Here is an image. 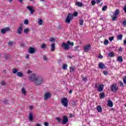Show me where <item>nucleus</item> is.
Here are the masks:
<instances>
[{
	"label": "nucleus",
	"instance_id": "obj_61",
	"mask_svg": "<svg viewBox=\"0 0 126 126\" xmlns=\"http://www.w3.org/2000/svg\"><path fill=\"white\" fill-rule=\"evenodd\" d=\"M19 1L21 3H22V2H23V0H19Z\"/></svg>",
	"mask_w": 126,
	"mask_h": 126
},
{
	"label": "nucleus",
	"instance_id": "obj_23",
	"mask_svg": "<svg viewBox=\"0 0 126 126\" xmlns=\"http://www.w3.org/2000/svg\"><path fill=\"white\" fill-rule=\"evenodd\" d=\"M108 56L110 58H113V57H115V53L114 52H110L108 53Z\"/></svg>",
	"mask_w": 126,
	"mask_h": 126
},
{
	"label": "nucleus",
	"instance_id": "obj_52",
	"mask_svg": "<svg viewBox=\"0 0 126 126\" xmlns=\"http://www.w3.org/2000/svg\"><path fill=\"white\" fill-rule=\"evenodd\" d=\"M1 85H5V82L4 81L1 82Z\"/></svg>",
	"mask_w": 126,
	"mask_h": 126
},
{
	"label": "nucleus",
	"instance_id": "obj_36",
	"mask_svg": "<svg viewBox=\"0 0 126 126\" xmlns=\"http://www.w3.org/2000/svg\"><path fill=\"white\" fill-rule=\"evenodd\" d=\"M103 44L104 45H108V44H109V40H104V41L103 42Z\"/></svg>",
	"mask_w": 126,
	"mask_h": 126
},
{
	"label": "nucleus",
	"instance_id": "obj_39",
	"mask_svg": "<svg viewBox=\"0 0 126 126\" xmlns=\"http://www.w3.org/2000/svg\"><path fill=\"white\" fill-rule=\"evenodd\" d=\"M83 81H84L85 82H87V78L86 77H82Z\"/></svg>",
	"mask_w": 126,
	"mask_h": 126
},
{
	"label": "nucleus",
	"instance_id": "obj_56",
	"mask_svg": "<svg viewBox=\"0 0 126 126\" xmlns=\"http://www.w3.org/2000/svg\"><path fill=\"white\" fill-rule=\"evenodd\" d=\"M68 58H69V59H72V58H73V56H68Z\"/></svg>",
	"mask_w": 126,
	"mask_h": 126
},
{
	"label": "nucleus",
	"instance_id": "obj_47",
	"mask_svg": "<svg viewBox=\"0 0 126 126\" xmlns=\"http://www.w3.org/2000/svg\"><path fill=\"white\" fill-rule=\"evenodd\" d=\"M8 45H9V46H11V45H13V42L12 41H9L8 43Z\"/></svg>",
	"mask_w": 126,
	"mask_h": 126
},
{
	"label": "nucleus",
	"instance_id": "obj_59",
	"mask_svg": "<svg viewBox=\"0 0 126 126\" xmlns=\"http://www.w3.org/2000/svg\"><path fill=\"white\" fill-rule=\"evenodd\" d=\"M71 93H72V90H70L69 91V94H71Z\"/></svg>",
	"mask_w": 126,
	"mask_h": 126
},
{
	"label": "nucleus",
	"instance_id": "obj_27",
	"mask_svg": "<svg viewBox=\"0 0 126 126\" xmlns=\"http://www.w3.org/2000/svg\"><path fill=\"white\" fill-rule=\"evenodd\" d=\"M123 38V34H119L117 36V40H122Z\"/></svg>",
	"mask_w": 126,
	"mask_h": 126
},
{
	"label": "nucleus",
	"instance_id": "obj_6",
	"mask_svg": "<svg viewBox=\"0 0 126 126\" xmlns=\"http://www.w3.org/2000/svg\"><path fill=\"white\" fill-rule=\"evenodd\" d=\"M22 26H23V24H22L17 30V33H18L19 35H21L22 32H23V28H22Z\"/></svg>",
	"mask_w": 126,
	"mask_h": 126
},
{
	"label": "nucleus",
	"instance_id": "obj_29",
	"mask_svg": "<svg viewBox=\"0 0 126 126\" xmlns=\"http://www.w3.org/2000/svg\"><path fill=\"white\" fill-rule=\"evenodd\" d=\"M22 93L25 95H26V91H25V89H24V88H22Z\"/></svg>",
	"mask_w": 126,
	"mask_h": 126
},
{
	"label": "nucleus",
	"instance_id": "obj_28",
	"mask_svg": "<svg viewBox=\"0 0 126 126\" xmlns=\"http://www.w3.org/2000/svg\"><path fill=\"white\" fill-rule=\"evenodd\" d=\"M38 25H42V24H43V20L41 19H39L38 22Z\"/></svg>",
	"mask_w": 126,
	"mask_h": 126
},
{
	"label": "nucleus",
	"instance_id": "obj_54",
	"mask_svg": "<svg viewBox=\"0 0 126 126\" xmlns=\"http://www.w3.org/2000/svg\"><path fill=\"white\" fill-rule=\"evenodd\" d=\"M124 45H126V38L124 40Z\"/></svg>",
	"mask_w": 126,
	"mask_h": 126
},
{
	"label": "nucleus",
	"instance_id": "obj_7",
	"mask_svg": "<svg viewBox=\"0 0 126 126\" xmlns=\"http://www.w3.org/2000/svg\"><path fill=\"white\" fill-rule=\"evenodd\" d=\"M83 49L86 53H87L88 51H90L91 50V45L88 44L86 45H85L83 47Z\"/></svg>",
	"mask_w": 126,
	"mask_h": 126
},
{
	"label": "nucleus",
	"instance_id": "obj_32",
	"mask_svg": "<svg viewBox=\"0 0 126 126\" xmlns=\"http://www.w3.org/2000/svg\"><path fill=\"white\" fill-rule=\"evenodd\" d=\"M107 7H108V6H107V5H105L104 6H103L102 8V11H106Z\"/></svg>",
	"mask_w": 126,
	"mask_h": 126
},
{
	"label": "nucleus",
	"instance_id": "obj_64",
	"mask_svg": "<svg viewBox=\"0 0 126 126\" xmlns=\"http://www.w3.org/2000/svg\"><path fill=\"white\" fill-rule=\"evenodd\" d=\"M35 126H41V125H40L39 124H37Z\"/></svg>",
	"mask_w": 126,
	"mask_h": 126
},
{
	"label": "nucleus",
	"instance_id": "obj_35",
	"mask_svg": "<svg viewBox=\"0 0 126 126\" xmlns=\"http://www.w3.org/2000/svg\"><path fill=\"white\" fill-rule=\"evenodd\" d=\"M24 23L26 25H28V23H29V21H28V19H26L24 22Z\"/></svg>",
	"mask_w": 126,
	"mask_h": 126
},
{
	"label": "nucleus",
	"instance_id": "obj_12",
	"mask_svg": "<svg viewBox=\"0 0 126 126\" xmlns=\"http://www.w3.org/2000/svg\"><path fill=\"white\" fill-rule=\"evenodd\" d=\"M10 29L8 27L1 29V34H5V32H7L9 31Z\"/></svg>",
	"mask_w": 126,
	"mask_h": 126
},
{
	"label": "nucleus",
	"instance_id": "obj_4",
	"mask_svg": "<svg viewBox=\"0 0 126 126\" xmlns=\"http://www.w3.org/2000/svg\"><path fill=\"white\" fill-rule=\"evenodd\" d=\"M119 14H120V10L116 9L115 10L113 15H112L111 16V17L112 18V20L113 21H116V20H117V16H118V15H119Z\"/></svg>",
	"mask_w": 126,
	"mask_h": 126
},
{
	"label": "nucleus",
	"instance_id": "obj_1",
	"mask_svg": "<svg viewBox=\"0 0 126 126\" xmlns=\"http://www.w3.org/2000/svg\"><path fill=\"white\" fill-rule=\"evenodd\" d=\"M29 80L37 86L41 85L44 82V78L43 77L34 73L32 74L29 76Z\"/></svg>",
	"mask_w": 126,
	"mask_h": 126
},
{
	"label": "nucleus",
	"instance_id": "obj_40",
	"mask_svg": "<svg viewBox=\"0 0 126 126\" xmlns=\"http://www.w3.org/2000/svg\"><path fill=\"white\" fill-rule=\"evenodd\" d=\"M120 86L121 87H124V83H123V82L120 81L119 82Z\"/></svg>",
	"mask_w": 126,
	"mask_h": 126
},
{
	"label": "nucleus",
	"instance_id": "obj_9",
	"mask_svg": "<svg viewBox=\"0 0 126 126\" xmlns=\"http://www.w3.org/2000/svg\"><path fill=\"white\" fill-rule=\"evenodd\" d=\"M67 123H68V118H67V116H63L62 122V125H65V124H67Z\"/></svg>",
	"mask_w": 126,
	"mask_h": 126
},
{
	"label": "nucleus",
	"instance_id": "obj_13",
	"mask_svg": "<svg viewBox=\"0 0 126 126\" xmlns=\"http://www.w3.org/2000/svg\"><path fill=\"white\" fill-rule=\"evenodd\" d=\"M98 67L101 69H104V68H105L106 66H105V64L103 63H100L98 64Z\"/></svg>",
	"mask_w": 126,
	"mask_h": 126
},
{
	"label": "nucleus",
	"instance_id": "obj_38",
	"mask_svg": "<svg viewBox=\"0 0 126 126\" xmlns=\"http://www.w3.org/2000/svg\"><path fill=\"white\" fill-rule=\"evenodd\" d=\"M74 71V68L73 67H70V72H73Z\"/></svg>",
	"mask_w": 126,
	"mask_h": 126
},
{
	"label": "nucleus",
	"instance_id": "obj_45",
	"mask_svg": "<svg viewBox=\"0 0 126 126\" xmlns=\"http://www.w3.org/2000/svg\"><path fill=\"white\" fill-rule=\"evenodd\" d=\"M123 81L124 83H125V84H126V76L123 78Z\"/></svg>",
	"mask_w": 126,
	"mask_h": 126
},
{
	"label": "nucleus",
	"instance_id": "obj_16",
	"mask_svg": "<svg viewBox=\"0 0 126 126\" xmlns=\"http://www.w3.org/2000/svg\"><path fill=\"white\" fill-rule=\"evenodd\" d=\"M51 52H54V51H55V50H56V44H55V43H52L51 46Z\"/></svg>",
	"mask_w": 126,
	"mask_h": 126
},
{
	"label": "nucleus",
	"instance_id": "obj_25",
	"mask_svg": "<svg viewBox=\"0 0 126 126\" xmlns=\"http://www.w3.org/2000/svg\"><path fill=\"white\" fill-rule=\"evenodd\" d=\"M97 112H98L99 113H101V112H102V107H101V106H97Z\"/></svg>",
	"mask_w": 126,
	"mask_h": 126
},
{
	"label": "nucleus",
	"instance_id": "obj_44",
	"mask_svg": "<svg viewBox=\"0 0 126 126\" xmlns=\"http://www.w3.org/2000/svg\"><path fill=\"white\" fill-rule=\"evenodd\" d=\"M43 60L44 61H45V62H47L48 61V58L45 56H43Z\"/></svg>",
	"mask_w": 126,
	"mask_h": 126
},
{
	"label": "nucleus",
	"instance_id": "obj_11",
	"mask_svg": "<svg viewBox=\"0 0 126 126\" xmlns=\"http://www.w3.org/2000/svg\"><path fill=\"white\" fill-rule=\"evenodd\" d=\"M27 9H28V10L30 11L32 14H33V13H34V12H35V11L34 10V9L33 8V7H31L30 6H28L27 7Z\"/></svg>",
	"mask_w": 126,
	"mask_h": 126
},
{
	"label": "nucleus",
	"instance_id": "obj_50",
	"mask_svg": "<svg viewBox=\"0 0 126 126\" xmlns=\"http://www.w3.org/2000/svg\"><path fill=\"white\" fill-rule=\"evenodd\" d=\"M50 42H54V41H55V38H51L50 39Z\"/></svg>",
	"mask_w": 126,
	"mask_h": 126
},
{
	"label": "nucleus",
	"instance_id": "obj_20",
	"mask_svg": "<svg viewBox=\"0 0 126 126\" xmlns=\"http://www.w3.org/2000/svg\"><path fill=\"white\" fill-rule=\"evenodd\" d=\"M75 4L77 6H79V7H81V6H82V5H83V3L82 2H79V1H76Z\"/></svg>",
	"mask_w": 126,
	"mask_h": 126
},
{
	"label": "nucleus",
	"instance_id": "obj_15",
	"mask_svg": "<svg viewBox=\"0 0 126 126\" xmlns=\"http://www.w3.org/2000/svg\"><path fill=\"white\" fill-rule=\"evenodd\" d=\"M29 120H30V122H32L33 120H34V117L31 112L29 113Z\"/></svg>",
	"mask_w": 126,
	"mask_h": 126
},
{
	"label": "nucleus",
	"instance_id": "obj_10",
	"mask_svg": "<svg viewBox=\"0 0 126 126\" xmlns=\"http://www.w3.org/2000/svg\"><path fill=\"white\" fill-rule=\"evenodd\" d=\"M51 97V93H46L45 94H44V99L45 100H48L49 98Z\"/></svg>",
	"mask_w": 126,
	"mask_h": 126
},
{
	"label": "nucleus",
	"instance_id": "obj_48",
	"mask_svg": "<svg viewBox=\"0 0 126 126\" xmlns=\"http://www.w3.org/2000/svg\"><path fill=\"white\" fill-rule=\"evenodd\" d=\"M103 73L104 75H107L108 74V72L107 71H103Z\"/></svg>",
	"mask_w": 126,
	"mask_h": 126
},
{
	"label": "nucleus",
	"instance_id": "obj_30",
	"mask_svg": "<svg viewBox=\"0 0 126 126\" xmlns=\"http://www.w3.org/2000/svg\"><path fill=\"white\" fill-rule=\"evenodd\" d=\"M62 68H63V69H64V70H65V69H67V64H63Z\"/></svg>",
	"mask_w": 126,
	"mask_h": 126
},
{
	"label": "nucleus",
	"instance_id": "obj_58",
	"mask_svg": "<svg viewBox=\"0 0 126 126\" xmlns=\"http://www.w3.org/2000/svg\"><path fill=\"white\" fill-rule=\"evenodd\" d=\"M79 47V46L78 45L76 47H75V51H76V50L78 49Z\"/></svg>",
	"mask_w": 126,
	"mask_h": 126
},
{
	"label": "nucleus",
	"instance_id": "obj_41",
	"mask_svg": "<svg viewBox=\"0 0 126 126\" xmlns=\"http://www.w3.org/2000/svg\"><path fill=\"white\" fill-rule=\"evenodd\" d=\"M123 25L124 26V27H126V20L123 22Z\"/></svg>",
	"mask_w": 126,
	"mask_h": 126
},
{
	"label": "nucleus",
	"instance_id": "obj_26",
	"mask_svg": "<svg viewBox=\"0 0 126 126\" xmlns=\"http://www.w3.org/2000/svg\"><path fill=\"white\" fill-rule=\"evenodd\" d=\"M79 23L81 26H82L83 25V23H84V21L83 19H80L79 21Z\"/></svg>",
	"mask_w": 126,
	"mask_h": 126
},
{
	"label": "nucleus",
	"instance_id": "obj_51",
	"mask_svg": "<svg viewBox=\"0 0 126 126\" xmlns=\"http://www.w3.org/2000/svg\"><path fill=\"white\" fill-rule=\"evenodd\" d=\"M98 59H103V56L99 55L98 57Z\"/></svg>",
	"mask_w": 126,
	"mask_h": 126
},
{
	"label": "nucleus",
	"instance_id": "obj_34",
	"mask_svg": "<svg viewBox=\"0 0 126 126\" xmlns=\"http://www.w3.org/2000/svg\"><path fill=\"white\" fill-rule=\"evenodd\" d=\"M28 32H29V29H25L24 30V33H25V34H27Z\"/></svg>",
	"mask_w": 126,
	"mask_h": 126
},
{
	"label": "nucleus",
	"instance_id": "obj_17",
	"mask_svg": "<svg viewBox=\"0 0 126 126\" xmlns=\"http://www.w3.org/2000/svg\"><path fill=\"white\" fill-rule=\"evenodd\" d=\"M104 88V85H100L99 87H98L97 91L98 92H102L103 91V89Z\"/></svg>",
	"mask_w": 126,
	"mask_h": 126
},
{
	"label": "nucleus",
	"instance_id": "obj_42",
	"mask_svg": "<svg viewBox=\"0 0 126 126\" xmlns=\"http://www.w3.org/2000/svg\"><path fill=\"white\" fill-rule=\"evenodd\" d=\"M109 40L110 42H112V41H113V40H114V36H111V37H109Z\"/></svg>",
	"mask_w": 126,
	"mask_h": 126
},
{
	"label": "nucleus",
	"instance_id": "obj_31",
	"mask_svg": "<svg viewBox=\"0 0 126 126\" xmlns=\"http://www.w3.org/2000/svg\"><path fill=\"white\" fill-rule=\"evenodd\" d=\"M17 71H18V70L16 68L13 69L12 70V72L13 74H15L16 73H17Z\"/></svg>",
	"mask_w": 126,
	"mask_h": 126
},
{
	"label": "nucleus",
	"instance_id": "obj_19",
	"mask_svg": "<svg viewBox=\"0 0 126 126\" xmlns=\"http://www.w3.org/2000/svg\"><path fill=\"white\" fill-rule=\"evenodd\" d=\"M67 43L69 47H73L74 46V43H73V42H71L69 40L67 42Z\"/></svg>",
	"mask_w": 126,
	"mask_h": 126
},
{
	"label": "nucleus",
	"instance_id": "obj_8",
	"mask_svg": "<svg viewBox=\"0 0 126 126\" xmlns=\"http://www.w3.org/2000/svg\"><path fill=\"white\" fill-rule=\"evenodd\" d=\"M110 89L112 92H117L119 89V87H117L116 85H112L110 87Z\"/></svg>",
	"mask_w": 126,
	"mask_h": 126
},
{
	"label": "nucleus",
	"instance_id": "obj_22",
	"mask_svg": "<svg viewBox=\"0 0 126 126\" xmlns=\"http://www.w3.org/2000/svg\"><path fill=\"white\" fill-rule=\"evenodd\" d=\"M106 97V94H105V93H101L99 95V97L100 99H104Z\"/></svg>",
	"mask_w": 126,
	"mask_h": 126
},
{
	"label": "nucleus",
	"instance_id": "obj_14",
	"mask_svg": "<svg viewBox=\"0 0 126 126\" xmlns=\"http://www.w3.org/2000/svg\"><path fill=\"white\" fill-rule=\"evenodd\" d=\"M28 52L29 54H34L35 53V48L30 47Z\"/></svg>",
	"mask_w": 126,
	"mask_h": 126
},
{
	"label": "nucleus",
	"instance_id": "obj_3",
	"mask_svg": "<svg viewBox=\"0 0 126 126\" xmlns=\"http://www.w3.org/2000/svg\"><path fill=\"white\" fill-rule=\"evenodd\" d=\"M61 103L64 107L68 106V99L66 97H63L61 99Z\"/></svg>",
	"mask_w": 126,
	"mask_h": 126
},
{
	"label": "nucleus",
	"instance_id": "obj_2",
	"mask_svg": "<svg viewBox=\"0 0 126 126\" xmlns=\"http://www.w3.org/2000/svg\"><path fill=\"white\" fill-rule=\"evenodd\" d=\"M78 15V13L77 12H74L72 15L70 13H69L67 16L66 19L65 20V23L69 24L70 21L73 19V16L75 17Z\"/></svg>",
	"mask_w": 126,
	"mask_h": 126
},
{
	"label": "nucleus",
	"instance_id": "obj_5",
	"mask_svg": "<svg viewBox=\"0 0 126 126\" xmlns=\"http://www.w3.org/2000/svg\"><path fill=\"white\" fill-rule=\"evenodd\" d=\"M61 47L63 48V50H65V51H68V50H69L70 48V47L68 46L67 42H63L61 45Z\"/></svg>",
	"mask_w": 126,
	"mask_h": 126
},
{
	"label": "nucleus",
	"instance_id": "obj_57",
	"mask_svg": "<svg viewBox=\"0 0 126 126\" xmlns=\"http://www.w3.org/2000/svg\"><path fill=\"white\" fill-rule=\"evenodd\" d=\"M26 59H27V60H29V55H27L26 57Z\"/></svg>",
	"mask_w": 126,
	"mask_h": 126
},
{
	"label": "nucleus",
	"instance_id": "obj_62",
	"mask_svg": "<svg viewBox=\"0 0 126 126\" xmlns=\"http://www.w3.org/2000/svg\"><path fill=\"white\" fill-rule=\"evenodd\" d=\"M3 73H5V74L6 73V70H3Z\"/></svg>",
	"mask_w": 126,
	"mask_h": 126
},
{
	"label": "nucleus",
	"instance_id": "obj_49",
	"mask_svg": "<svg viewBox=\"0 0 126 126\" xmlns=\"http://www.w3.org/2000/svg\"><path fill=\"white\" fill-rule=\"evenodd\" d=\"M44 125L45 126H49V123L48 122H44Z\"/></svg>",
	"mask_w": 126,
	"mask_h": 126
},
{
	"label": "nucleus",
	"instance_id": "obj_18",
	"mask_svg": "<svg viewBox=\"0 0 126 126\" xmlns=\"http://www.w3.org/2000/svg\"><path fill=\"white\" fill-rule=\"evenodd\" d=\"M113 105L114 103H113V101H112L111 100H109L108 101L107 106H108V107H113Z\"/></svg>",
	"mask_w": 126,
	"mask_h": 126
},
{
	"label": "nucleus",
	"instance_id": "obj_37",
	"mask_svg": "<svg viewBox=\"0 0 126 126\" xmlns=\"http://www.w3.org/2000/svg\"><path fill=\"white\" fill-rule=\"evenodd\" d=\"M41 49H45V48H46V44L45 43L41 44Z\"/></svg>",
	"mask_w": 126,
	"mask_h": 126
},
{
	"label": "nucleus",
	"instance_id": "obj_46",
	"mask_svg": "<svg viewBox=\"0 0 126 126\" xmlns=\"http://www.w3.org/2000/svg\"><path fill=\"white\" fill-rule=\"evenodd\" d=\"M9 55H7L6 56H5V60H8V59H9Z\"/></svg>",
	"mask_w": 126,
	"mask_h": 126
},
{
	"label": "nucleus",
	"instance_id": "obj_63",
	"mask_svg": "<svg viewBox=\"0 0 126 126\" xmlns=\"http://www.w3.org/2000/svg\"><path fill=\"white\" fill-rule=\"evenodd\" d=\"M30 109H33V106H30Z\"/></svg>",
	"mask_w": 126,
	"mask_h": 126
},
{
	"label": "nucleus",
	"instance_id": "obj_60",
	"mask_svg": "<svg viewBox=\"0 0 126 126\" xmlns=\"http://www.w3.org/2000/svg\"><path fill=\"white\" fill-rule=\"evenodd\" d=\"M101 2V0H96V2L97 3H99V2Z\"/></svg>",
	"mask_w": 126,
	"mask_h": 126
},
{
	"label": "nucleus",
	"instance_id": "obj_21",
	"mask_svg": "<svg viewBox=\"0 0 126 126\" xmlns=\"http://www.w3.org/2000/svg\"><path fill=\"white\" fill-rule=\"evenodd\" d=\"M117 61L118 62H119V63H123L124 59H123V57L120 56L118 57Z\"/></svg>",
	"mask_w": 126,
	"mask_h": 126
},
{
	"label": "nucleus",
	"instance_id": "obj_53",
	"mask_svg": "<svg viewBox=\"0 0 126 126\" xmlns=\"http://www.w3.org/2000/svg\"><path fill=\"white\" fill-rule=\"evenodd\" d=\"M32 72V71H31V70H29L27 71V73H28V74H30V73H31Z\"/></svg>",
	"mask_w": 126,
	"mask_h": 126
},
{
	"label": "nucleus",
	"instance_id": "obj_33",
	"mask_svg": "<svg viewBox=\"0 0 126 126\" xmlns=\"http://www.w3.org/2000/svg\"><path fill=\"white\" fill-rule=\"evenodd\" d=\"M56 120L58 121V123H62V119L60 117H56Z\"/></svg>",
	"mask_w": 126,
	"mask_h": 126
},
{
	"label": "nucleus",
	"instance_id": "obj_24",
	"mask_svg": "<svg viewBox=\"0 0 126 126\" xmlns=\"http://www.w3.org/2000/svg\"><path fill=\"white\" fill-rule=\"evenodd\" d=\"M17 76L18 77H22V76H23V74L21 72H18L17 73Z\"/></svg>",
	"mask_w": 126,
	"mask_h": 126
},
{
	"label": "nucleus",
	"instance_id": "obj_55",
	"mask_svg": "<svg viewBox=\"0 0 126 126\" xmlns=\"http://www.w3.org/2000/svg\"><path fill=\"white\" fill-rule=\"evenodd\" d=\"M124 10L125 13H126V6H125L124 7Z\"/></svg>",
	"mask_w": 126,
	"mask_h": 126
},
{
	"label": "nucleus",
	"instance_id": "obj_43",
	"mask_svg": "<svg viewBox=\"0 0 126 126\" xmlns=\"http://www.w3.org/2000/svg\"><path fill=\"white\" fill-rule=\"evenodd\" d=\"M95 3H96V1L95 0L92 1V5H95Z\"/></svg>",
	"mask_w": 126,
	"mask_h": 126
}]
</instances>
